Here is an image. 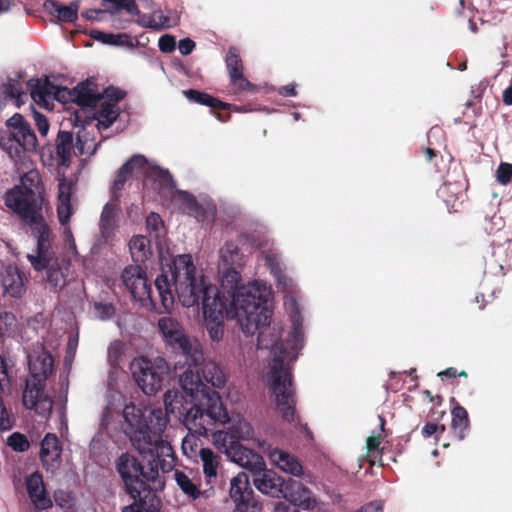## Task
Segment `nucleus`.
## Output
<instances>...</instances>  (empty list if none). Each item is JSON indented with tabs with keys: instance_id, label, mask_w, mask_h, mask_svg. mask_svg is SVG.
Listing matches in <instances>:
<instances>
[{
	"instance_id": "1",
	"label": "nucleus",
	"mask_w": 512,
	"mask_h": 512,
	"mask_svg": "<svg viewBox=\"0 0 512 512\" xmlns=\"http://www.w3.org/2000/svg\"><path fill=\"white\" fill-rule=\"evenodd\" d=\"M155 287L163 310L169 312L177 295L179 302L185 307H201L205 326L210 338L219 341L224 333V317L236 319L242 332L252 336L258 332L257 348L270 349L273 357L285 353L282 344L278 343L277 334L271 335L270 322L273 311L268 304L269 292L258 285L236 287L227 306L216 285L208 283L205 276H196V267L192 256L182 254L175 257L171 264L162 268L155 279Z\"/></svg>"
},
{
	"instance_id": "2",
	"label": "nucleus",
	"mask_w": 512,
	"mask_h": 512,
	"mask_svg": "<svg viewBox=\"0 0 512 512\" xmlns=\"http://www.w3.org/2000/svg\"><path fill=\"white\" fill-rule=\"evenodd\" d=\"M44 185L37 170H29L20 183L5 193V205L26 224L37 239L36 253L28 254L27 259L36 271H47L46 281L54 291L66 285L69 263L54 256L51 249L50 228L42 210L44 205Z\"/></svg>"
},
{
	"instance_id": "3",
	"label": "nucleus",
	"mask_w": 512,
	"mask_h": 512,
	"mask_svg": "<svg viewBox=\"0 0 512 512\" xmlns=\"http://www.w3.org/2000/svg\"><path fill=\"white\" fill-rule=\"evenodd\" d=\"M180 363L175 367L179 383L195 401L184 414V424L189 430L207 435L210 426L225 424L230 420L219 393L207 386L224 387L225 374L215 362L205 361L204 358L195 366L186 359L182 365Z\"/></svg>"
},
{
	"instance_id": "4",
	"label": "nucleus",
	"mask_w": 512,
	"mask_h": 512,
	"mask_svg": "<svg viewBox=\"0 0 512 512\" xmlns=\"http://www.w3.org/2000/svg\"><path fill=\"white\" fill-rule=\"evenodd\" d=\"M142 455L150 457L147 471L139 460L129 453L121 454L116 461V471L123 481L124 490L134 500L133 503L125 506L122 512H159L160 510V499L149 484L158 479L159 467L163 471L173 467L175 456L157 457L155 453Z\"/></svg>"
},
{
	"instance_id": "5",
	"label": "nucleus",
	"mask_w": 512,
	"mask_h": 512,
	"mask_svg": "<svg viewBox=\"0 0 512 512\" xmlns=\"http://www.w3.org/2000/svg\"><path fill=\"white\" fill-rule=\"evenodd\" d=\"M123 417L126 422L125 434L140 454L155 453L157 457L172 458V446L163 440L160 434L152 432L140 408L134 404L126 405Z\"/></svg>"
},
{
	"instance_id": "6",
	"label": "nucleus",
	"mask_w": 512,
	"mask_h": 512,
	"mask_svg": "<svg viewBox=\"0 0 512 512\" xmlns=\"http://www.w3.org/2000/svg\"><path fill=\"white\" fill-rule=\"evenodd\" d=\"M284 354L272 358L271 369L268 374L269 387L275 397L276 409L284 421L293 424L295 427L303 424L296 413V394L293 387L292 372L284 369Z\"/></svg>"
},
{
	"instance_id": "7",
	"label": "nucleus",
	"mask_w": 512,
	"mask_h": 512,
	"mask_svg": "<svg viewBox=\"0 0 512 512\" xmlns=\"http://www.w3.org/2000/svg\"><path fill=\"white\" fill-rule=\"evenodd\" d=\"M132 377L139 388L146 395H156L163 387L167 379L170 367L163 357L149 360L145 357H137L130 364Z\"/></svg>"
},
{
	"instance_id": "8",
	"label": "nucleus",
	"mask_w": 512,
	"mask_h": 512,
	"mask_svg": "<svg viewBox=\"0 0 512 512\" xmlns=\"http://www.w3.org/2000/svg\"><path fill=\"white\" fill-rule=\"evenodd\" d=\"M158 329L171 349L181 357L197 365L203 360V351L196 341H192L184 331L181 323L172 317H161L158 320Z\"/></svg>"
},
{
	"instance_id": "9",
	"label": "nucleus",
	"mask_w": 512,
	"mask_h": 512,
	"mask_svg": "<svg viewBox=\"0 0 512 512\" xmlns=\"http://www.w3.org/2000/svg\"><path fill=\"white\" fill-rule=\"evenodd\" d=\"M243 468L251 472L254 486L263 494L274 498H282L287 480L279 476L275 471L266 469L263 457L254 453L249 460L244 462Z\"/></svg>"
},
{
	"instance_id": "10",
	"label": "nucleus",
	"mask_w": 512,
	"mask_h": 512,
	"mask_svg": "<svg viewBox=\"0 0 512 512\" xmlns=\"http://www.w3.org/2000/svg\"><path fill=\"white\" fill-rule=\"evenodd\" d=\"M73 103L79 108L70 117V122L74 127H82L92 123L91 111L102 100V95L97 91V84L93 80H86L73 88Z\"/></svg>"
},
{
	"instance_id": "11",
	"label": "nucleus",
	"mask_w": 512,
	"mask_h": 512,
	"mask_svg": "<svg viewBox=\"0 0 512 512\" xmlns=\"http://www.w3.org/2000/svg\"><path fill=\"white\" fill-rule=\"evenodd\" d=\"M121 278L135 300L141 302L143 306L150 305L153 309L157 308L152 295L151 284L148 282L145 271L140 266H127L123 270Z\"/></svg>"
},
{
	"instance_id": "12",
	"label": "nucleus",
	"mask_w": 512,
	"mask_h": 512,
	"mask_svg": "<svg viewBox=\"0 0 512 512\" xmlns=\"http://www.w3.org/2000/svg\"><path fill=\"white\" fill-rule=\"evenodd\" d=\"M229 493L235 503L233 512H262V505L250 487L247 473L240 472L231 479Z\"/></svg>"
},
{
	"instance_id": "13",
	"label": "nucleus",
	"mask_w": 512,
	"mask_h": 512,
	"mask_svg": "<svg viewBox=\"0 0 512 512\" xmlns=\"http://www.w3.org/2000/svg\"><path fill=\"white\" fill-rule=\"evenodd\" d=\"M212 441L215 447L226 454L233 462L241 467L246 460L254 455L255 451L244 447L234 431L218 430L212 433Z\"/></svg>"
},
{
	"instance_id": "14",
	"label": "nucleus",
	"mask_w": 512,
	"mask_h": 512,
	"mask_svg": "<svg viewBox=\"0 0 512 512\" xmlns=\"http://www.w3.org/2000/svg\"><path fill=\"white\" fill-rule=\"evenodd\" d=\"M0 145L14 161H20L25 151H34L37 147V138L30 124L23 126V129L12 131L11 137L1 139Z\"/></svg>"
},
{
	"instance_id": "15",
	"label": "nucleus",
	"mask_w": 512,
	"mask_h": 512,
	"mask_svg": "<svg viewBox=\"0 0 512 512\" xmlns=\"http://www.w3.org/2000/svg\"><path fill=\"white\" fill-rule=\"evenodd\" d=\"M226 69L230 78V84L235 93L256 92L257 87L244 75V64L237 47H229L225 57Z\"/></svg>"
},
{
	"instance_id": "16",
	"label": "nucleus",
	"mask_w": 512,
	"mask_h": 512,
	"mask_svg": "<svg viewBox=\"0 0 512 512\" xmlns=\"http://www.w3.org/2000/svg\"><path fill=\"white\" fill-rule=\"evenodd\" d=\"M46 383L38 379L27 378L23 391V404L28 409L36 412L50 410L52 403L45 394Z\"/></svg>"
},
{
	"instance_id": "17",
	"label": "nucleus",
	"mask_w": 512,
	"mask_h": 512,
	"mask_svg": "<svg viewBox=\"0 0 512 512\" xmlns=\"http://www.w3.org/2000/svg\"><path fill=\"white\" fill-rule=\"evenodd\" d=\"M283 494L282 498L288 500L289 505L296 506L298 509L313 510L317 506V500L312 491L297 480L288 479Z\"/></svg>"
},
{
	"instance_id": "18",
	"label": "nucleus",
	"mask_w": 512,
	"mask_h": 512,
	"mask_svg": "<svg viewBox=\"0 0 512 512\" xmlns=\"http://www.w3.org/2000/svg\"><path fill=\"white\" fill-rule=\"evenodd\" d=\"M29 359V378L38 379L45 382L53 372L54 359L50 352L41 348L33 351L28 356Z\"/></svg>"
},
{
	"instance_id": "19",
	"label": "nucleus",
	"mask_w": 512,
	"mask_h": 512,
	"mask_svg": "<svg viewBox=\"0 0 512 512\" xmlns=\"http://www.w3.org/2000/svg\"><path fill=\"white\" fill-rule=\"evenodd\" d=\"M62 447L55 434L48 433L41 441L40 460L47 471H54L61 462Z\"/></svg>"
},
{
	"instance_id": "20",
	"label": "nucleus",
	"mask_w": 512,
	"mask_h": 512,
	"mask_svg": "<svg viewBox=\"0 0 512 512\" xmlns=\"http://www.w3.org/2000/svg\"><path fill=\"white\" fill-rule=\"evenodd\" d=\"M147 166V159L143 155H134L127 160L117 171L116 178L112 184L113 196L117 199V193L124 189L126 182L132 177L134 171L144 170Z\"/></svg>"
},
{
	"instance_id": "21",
	"label": "nucleus",
	"mask_w": 512,
	"mask_h": 512,
	"mask_svg": "<svg viewBox=\"0 0 512 512\" xmlns=\"http://www.w3.org/2000/svg\"><path fill=\"white\" fill-rule=\"evenodd\" d=\"M271 335L267 334V338H274L273 334H277V342L282 344L283 346V349L285 351L284 353V362L286 361L287 358L290 359V361H295L298 357V353L299 351L303 348L304 346V332H303V327H302V324L296 320L293 322V328H292V331L290 332L289 334V339H288V344L291 348V353L292 355L290 356V352H287L284 344L282 341H280V333L274 328V327H271ZM284 369H287L291 372V368L290 367H287L286 364L284 363Z\"/></svg>"
},
{
	"instance_id": "22",
	"label": "nucleus",
	"mask_w": 512,
	"mask_h": 512,
	"mask_svg": "<svg viewBox=\"0 0 512 512\" xmlns=\"http://www.w3.org/2000/svg\"><path fill=\"white\" fill-rule=\"evenodd\" d=\"M26 86L33 101L38 105L49 109L56 85L51 82L48 77H45L44 79H30Z\"/></svg>"
},
{
	"instance_id": "23",
	"label": "nucleus",
	"mask_w": 512,
	"mask_h": 512,
	"mask_svg": "<svg viewBox=\"0 0 512 512\" xmlns=\"http://www.w3.org/2000/svg\"><path fill=\"white\" fill-rule=\"evenodd\" d=\"M1 283L4 293L11 297L19 298L25 293L24 274L16 266L6 267Z\"/></svg>"
},
{
	"instance_id": "24",
	"label": "nucleus",
	"mask_w": 512,
	"mask_h": 512,
	"mask_svg": "<svg viewBox=\"0 0 512 512\" xmlns=\"http://www.w3.org/2000/svg\"><path fill=\"white\" fill-rule=\"evenodd\" d=\"M26 489L31 501L38 508L47 509L52 505V501L46 493L42 475L39 472L32 473L26 479Z\"/></svg>"
},
{
	"instance_id": "25",
	"label": "nucleus",
	"mask_w": 512,
	"mask_h": 512,
	"mask_svg": "<svg viewBox=\"0 0 512 512\" xmlns=\"http://www.w3.org/2000/svg\"><path fill=\"white\" fill-rule=\"evenodd\" d=\"M269 458L283 472L299 477L303 474V466L299 460L288 452L275 448L270 451Z\"/></svg>"
},
{
	"instance_id": "26",
	"label": "nucleus",
	"mask_w": 512,
	"mask_h": 512,
	"mask_svg": "<svg viewBox=\"0 0 512 512\" xmlns=\"http://www.w3.org/2000/svg\"><path fill=\"white\" fill-rule=\"evenodd\" d=\"M44 8L59 21L73 23L78 18L79 1H73L69 5H63L56 0H46Z\"/></svg>"
},
{
	"instance_id": "27",
	"label": "nucleus",
	"mask_w": 512,
	"mask_h": 512,
	"mask_svg": "<svg viewBox=\"0 0 512 512\" xmlns=\"http://www.w3.org/2000/svg\"><path fill=\"white\" fill-rule=\"evenodd\" d=\"M120 110L113 103L101 102L97 111H91V118L97 120L99 129H108L119 117Z\"/></svg>"
},
{
	"instance_id": "28",
	"label": "nucleus",
	"mask_w": 512,
	"mask_h": 512,
	"mask_svg": "<svg viewBox=\"0 0 512 512\" xmlns=\"http://www.w3.org/2000/svg\"><path fill=\"white\" fill-rule=\"evenodd\" d=\"M198 456L202 462L203 473L208 483L217 479V470L220 465L221 457L214 453L210 448L201 447Z\"/></svg>"
},
{
	"instance_id": "29",
	"label": "nucleus",
	"mask_w": 512,
	"mask_h": 512,
	"mask_svg": "<svg viewBox=\"0 0 512 512\" xmlns=\"http://www.w3.org/2000/svg\"><path fill=\"white\" fill-rule=\"evenodd\" d=\"M72 148V132L60 130L56 138V155L60 165L68 166L70 164Z\"/></svg>"
},
{
	"instance_id": "30",
	"label": "nucleus",
	"mask_w": 512,
	"mask_h": 512,
	"mask_svg": "<svg viewBox=\"0 0 512 512\" xmlns=\"http://www.w3.org/2000/svg\"><path fill=\"white\" fill-rule=\"evenodd\" d=\"M452 424L451 428L454 436L459 440H463L466 435V431L469 429L470 421L467 410L457 404L452 409Z\"/></svg>"
},
{
	"instance_id": "31",
	"label": "nucleus",
	"mask_w": 512,
	"mask_h": 512,
	"mask_svg": "<svg viewBox=\"0 0 512 512\" xmlns=\"http://www.w3.org/2000/svg\"><path fill=\"white\" fill-rule=\"evenodd\" d=\"M184 95L187 99H189L192 102L211 107L213 109H227L230 107V104H227L218 98L213 97L212 95L201 92L195 89H189L187 91H184Z\"/></svg>"
},
{
	"instance_id": "32",
	"label": "nucleus",
	"mask_w": 512,
	"mask_h": 512,
	"mask_svg": "<svg viewBox=\"0 0 512 512\" xmlns=\"http://www.w3.org/2000/svg\"><path fill=\"white\" fill-rule=\"evenodd\" d=\"M89 36L92 39L100 41L103 44L114 46H133L130 36L125 33L113 34L105 33L100 30H91L89 32Z\"/></svg>"
},
{
	"instance_id": "33",
	"label": "nucleus",
	"mask_w": 512,
	"mask_h": 512,
	"mask_svg": "<svg viewBox=\"0 0 512 512\" xmlns=\"http://www.w3.org/2000/svg\"><path fill=\"white\" fill-rule=\"evenodd\" d=\"M137 19V24L143 28H149L155 31H161L171 26L170 18L168 16L160 14L159 20H155L154 14H143L140 12Z\"/></svg>"
},
{
	"instance_id": "34",
	"label": "nucleus",
	"mask_w": 512,
	"mask_h": 512,
	"mask_svg": "<svg viewBox=\"0 0 512 512\" xmlns=\"http://www.w3.org/2000/svg\"><path fill=\"white\" fill-rule=\"evenodd\" d=\"M116 204L106 203L103 207L99 227L104 237H109L114 230Z\"/></svg>"
},
{
	"instance_id": "35",
	"label": "nucleus",
	"mask_w": 512,
	"mask_h": 512,
	"mask_svg": "<svg viewBox=\"0 0 512 512\" xmlns=\"http://www.w3.org/2000/svg\"><path fill=\"white\" fill-rule=\"evenodd\" d=\"M174 478L179 488L188 497L192 499H197L200 497V489L183 471L176 470Z\"/></svg>"
},
{
	"instance_id": "36",
	"label": "nucleus",
	"mask_w": 512,
	"mask_h": 512,
	"mask_svg": "<svg viewBox=\"0 0 512 512\" xmlns=\"http://www.w3.org/2000/svg\"><path fill=\"white\" fill-rule=\"evenodd\" d=\"M102 5L111 13L125 10L131 15L140 14V9L134 0H102Z\"/></svg>"
},
{
	"instance_id": "37",
	"label": "nucleus",
	"mask_w": 512,
	"mask_h": 512,
	"mask_svg": "<svg viewBox=\"0 0 512 512\" xmlns=\"http://www.w3.org/2000/svg\"><path fill=\"white\" fill-rule=\"evenodd\" d=\"M4 94L15 100L16 106L20 107L24 103L26 92L23 89V83L17 79H9L4 87Z\"/></svg>"
},
{
	"instance_id": "38",
	"label": "nucleus",
	"mask_w": 512,
	"mask_h": 512,
	"mask_svg": "<svg viewBox=\"0 0 512 512\" xmlns=\"http://www.w3.org/2000/svg\"><path fill=\"white\" fill-rule=\"evenodd\" d=\"M17 326V319L12 312L0 313V338L10 337Z\"/></svg>"
},
{
	"instance_id": "39",
	"label": "nucleus",
	"mask_w": 512,
	"mask_h": 512,
	"mask_svg": "<svg viewBox=\"0 0 512 512\" xmlns=\"http://www.w3.org/2000/svg\"><path fill=\"white\" fill-rule=\"evenodd\" d=\"M7 444L16 452H25L30 448L27 436L20 432L12 433L7 439Z\"/></svg>"
},
{
	"instance_id": "40",
	"label": "nucleus",
	"mask_w": 512,
	"mask_h": 512,
	"mask_svg": "<svg viewBox=\"0 0 512 512\" xmlns=\"http://www.w3.org/2000/svg\"><path fill=\"white\" fill-rule=\"evenodd\" d=\"M146 227L150 236L158 238L164 229V222L159 214L151 212L146 218Z\"/></svg>"
},
{
	"instance_id": "41",
	"label": "nucleus",
	"mask_w": 512,
	"mask_h": 512,
	"mask_svg": "<svg viewBox=\"0 0 512 512\" xmlns=\"http://www.w3.org/2000/svg\"><path fill=\"white\" fill-rule=\"evenodd\" d=\"M102 100L105 103H113L115 106H117L118 102L121 101L125 96V91L115 88V87H108L104 90V92L101 94Z\"/></svg>"
},
{
	"instance_id": "42",
	"label": "nucleus",
	"mask_w": 512,
	"mask_h": 512,
	"mask_svg": "<svg viewBox=\"0 0 512 512\" xmlns=\"http://www.w3.org/2000/svg\"><path fill=\"white\" fill-rule=\"evenodd\" d=\"M73 214V208L71 201H59L57 206V215L61 225L66 226L70 222V218Z\"/></svg>"
},
{
	"instance_id": "43",
	"label": "nucleus",
	"mask_w": 512,
	"mask_h": 512,
	"mask_svg": "<svg viewBox=\"0 0 512 512\" xmlns=\"http://www.w3.org/2000/svg\"><path fill=\"white\" fill-rule=\"evenodd\" d=\"M496 179L502 185H507L512 179V164L502 162L496 170Z\"/></svg>"
},
{
	"instance_id": "44",
	"label": "nucleus",
	"mask_w": 512,
	"mask_h": 512,
	"mask_svg": "<svg viewBox=\"0 0 512 512\" xmlns=\"http://www.w3.org/2000/svg\"><path fill=\"white\" fill-rule=\"evenodd\" d=\"M94 309L100 320H108L115 314V308L111 303H94Z\"/></svg>"
},
{
	"instance_id": "45",
	"label": "nucleus",
	"mask_w": 512,
	"mask_h": 512,
	"mask_svg": "<svg viewBox=\"0 0 512 512\" xmlns=\"http://www.w3.org/2000/svg\"><path fill=\"white\" fill-rule=\"evenodd\" d=\"M444 425H438L434 422H427L421 430V434L424 438H429L435 435L436 441H439L440 435L445 431Z\"/></svg>"
},
{
	"instance_id": "46",
	"label": "nucleus",
	"mask_w": 512,
	"mask_h": 512,
	"mask_svg": "<svg viewBox=\"0 0 512 512\" xmlns=\"http://www.w3.org/2000/svg\"><path fill=\"white\" fill-rule=\"evenodd\" d=\"M73 98H74L73 89H69L67 87H60V86L56 85L52 100H57L62 103H67V102H73Z\"/></svg>"
},
{
	"instance_id": "47",
	"label": "nucleus",
	"mask_w": 512,
	"mask_h": 512,
	"mask_svg": "<svg viewBox=\"0 0 512 512\" xmlns=\"http://www.w3.org/2000/svg\"><path fill=\"white\" fill-rule=\"evenodd\" d=\"M33 109V118L35 121V124L38 128L39 133L42 136H46L49 131V122L45 115L35 110V108L32 106Z\"/></svg>"
},
{
	"instance_id": "48",
	"label": "nucleus",
	"mask_w": 512,
	"mask_h": 512,
	"mask_svg": "<svg viewBox=\"0 0 512 512\" xmlns=\"http://www.w3.org/2000/svg\"><path fill=\"white\" fill-rule=\"evenodd\" d=\"M159 50L163 53H171L175 50L176 41L172 35L165 34L159 38Z\"/></svg>"
},
{
	"instance_id": "49",
	"label": "nucleus",
	"mask_w": 512,
	"mask_h": 512,
	"mask_svg": "<svg viewBox=\"0 0 512 512\" xmlns=\"http://www.w3.org/2000/svg\"><path fill=\"white\" fill-rule=\"evenodd\" d=\"M59 193L58 200L59 201H71L72 196V183L68 182L65 178L59 181Z\"/></svg>"
},
{
	"instance_id": "50",
	"label": "nucleus",
	"mask_w": 512,
	"mask_h": 512,
	"mask_svg": "<svg viewBox=\"0 0 512 512\" xmlns=\"http://www.w3.org/2000/svg\"><path fill=\"white\" fill-rule=\"evenodd\" d=\"M497 251L493 250L491 256L486 259V267L493 274H504V267L502 264L498 263L496 259Z\"/></svg>"
},
{
	"instance_id": "51",
	"label": "nucleus",
	"mask_w": 512,
	"mask_h": 512,
	"mask_svg": "<svg viewBox=\"0 0 512 512\" xmlns=\"http://www.w3.org/2000/svg\"><path fill=\"white\" fill-rule=\"evenodd\" d=\"M239 249L232 243H227L221 250V256L225 262L235 263V256H238Z\"/></svg>"
},
{
	"instance_id": "52",
	"label": "nucleus",
	"mask_w": 512,
	"mask_h": 512,
	"mask_svg": "<svg viewBox=\"0 0 512 512\" xmlns=\"http://www.w3.org/2000/svg\"><path fill=\"white\" fill-rule=\"evenodd\" d=\"M272 271L276 278L278 288H281L283 291L289 290L292 286V280L280 270L273 269Z\"/></svg>"
},
{
	"instance_id": "53",
	"label": "nucleus",
	"mask_w": 512,
	"mask_h": 512,
	"mask_svg": "<svg viewBox=\"0 0 512 512\" xmlns=\"http://www.w3.org/2000/svg\"><path fill=\"white\" fill-rule=\"evenodd\" d=\"M28 124V122L24 119L23 115L20 113H15L12 117H10L6 121V125L12 130L15 129H23V126Z\"/></svg>"
},
{
	"instance_id": "54",
	"label": "nucleus",
	"mask_w": 512,
	"mask_h": 512,
	"mask_svg": "<svg viewBox=\"0 0 512 512\" xmlns=\"http://www.w3.org/2000/svg\"><path fill=\"white\" fill-rule=\"evenodd\" d=\"M195 46V42L192 39L184 38L179 41L178 49L183 56H186L192 53Z\"/></svg>"
},
{
	"instance_id": "55",
	"label": "nucleus",
	"mask_w": 512,
	"mask_h": 512,
	"mask_svg": "<svg viewBox=\"0 0 512 512\" xmlns=\"http://www.w3.org/2000/svg\"><path fill=\"white\" fill-rule=\"evenodd\" d=\"M147 244L148 240L144 236H135L130 241V249L144 252Z\"/></svg>"
},
{
	"instance_id": "56",
	"label": "nucleus",
	"mask_w": 512,
	"mask_h": 512,
	"mask_svg": "<svg viewBox=\"0 0 512 512\" xmlns=\"http://www.w3.org/2000/svg\"><path fill=\"white\" fill-rule=\"evenodd\" d=\"M182 199H183V203L186 205V207L190 210V211H193V212H197L200 208L196 198L187 193V192H182Z\"/></svg>"
},
{
	"instance_id": "57",
	"label": "nucleus",
	"mask_w": 512,
	"mask_h": 512,
	"mask_svg": "<svg viewBox=\"0 0 512 512\" xmlns=\"http://www.w3.org/2000/svg\"><path fill=\"white\" fill-rule=\"evenodd\" d=\"M381 444V439L379 436H369L366 441V447L368 454H374L379 452V446Z\"/></svg>"
},
{
	"instance_id": "58",
	"label": "nucleus",
	"mask_w": 512,
	"mask_h": 512,
	"mask_svg": "<svg viewBox=\"0 0 512 512\" xmlns=\"http://www.w3.org/2000/svg\"><path fill=\"white\" fill-rule=\"evenodd\" d=\"M106 11H107L106 9L105 10H102V9H88V10L82 12L81 15L86 20L99 21L100 20L99 15L105 13Z\"/></svg>"
},
{
	"instance_id": "59",
	"label": "nucleus",
	"mask_w": 512,
	"mask_h": 512,
	"mask_svg": "<svg viewBox=\"0 0 512 512\" xmlns=\"http://www.w3.org/2000/svg\"><path fill=\"white\" fill-rule=\"evenodd\" d=\"M121 356V350L119 347L111 346L108 350V358L111 365H118L119 358Z\"/></svg>"
},
{
	"instance_id": "60",
	"label": "nucleus",
	"mask_w": 512,
	"mask_h": 512,
	"mask_svg": "<svg viewBox=\"0 0 512 512\" xmlns=\"http://www.w3.org/2000/svg\"><path fill=\"white\" fill-rule=\"evenodd\" d=\"M279 93L283 96H296V86L294 84H287L280 88Z\"/></svg>"
},
{
	"instance_id": "61",
	"label": "nucleus",
	"mask_w": 512,
	"mask_h": 512,
	"mask_svg": "<svg viewBox=\"0 0 512 512\" xmlns=\"http://www.w3.org/2000/svg\"><path fill=\"white\" fill-rule=\"evenodd\" d=\"M381 510H382V508L380 505H377L375 503H369V504L362 506L356 512H380Z\"/></svg>"
},
{
	"instance_id": "62",
	"label": "nucleus",
	"mask_w": 512,
	"mask_h": 512,
	"mask_svg": "<svg viewBox=\"0 0 512 512\" xmlns=\"http://www.w3.org/2000/svg\"><path fill=\"white\" fill-rule=\"evenodd\" d=\"M275 512H300L296 506H291L289 504H279L276 507Z\"/></svg>"
},
{
	"instance_id": "63",
	"label": "nucleus",
	"mask_w": 512,
	"mask_h": 512,
	"mask_svg": "<svg viewBox=\"0 0 512 512\" xmlns=\"http://www.w3.org/2000/svg\"><path fill=\"white\" fill-rule=\"evenodd\" d=\"M438 376L440 378H444V377L455 378V377H457V370L454 367H449V368L445 369L444 371L439 372Z\"/></svg>"
},
{
	"instance_id": "64",
	"label": "nucleus",
	"mask_w": 512,
	"mask_h": 512,
	"mask_svg": "<svg viewBox=\"0 0 512 512\" xmlns=\"http://www.w3.org/2000/svg\"><path fill=\"white\" fill-rule=\"evenodd\" d=\"M502 98L504 104L512 105V84L504 90Z\"/></svg>"
}]
</instances>
